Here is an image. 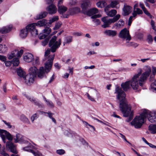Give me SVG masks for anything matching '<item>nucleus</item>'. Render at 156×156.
<instances>
[{"label": "nucleus", "mask_w": 156, "mask_h": 156, "mask_svg": "<svg viewBox=\"0 0 156 156\" xmlns=\"http://www.w3.org/2000/svg\"><path fill=\"white\" fill-rule=\"evenodd\" d=\"M73 35L75 36H80L82 35V33L81 32H76L73 33Z\"/></svg>", "instance_id": "62"}, {"label": "nucleus", "mask_w": 156, "mask_h": 156, "mask_svg": "<svg viewBox=\"0 0 156 156\" xmlns=\"http://www.w3.org/2000/svg\"><path fill=\"white\" fill-rule=\"evenodd\" d=\"M151 90L153 92H156V81L151 83Z\"/></svg>", "instance_id": "36"}, {"label": "nucleus", "mask_w": 156, "mask_h": 156, "mask_svg": "<svg viewBox=\"0 0 156 156\" xmlns=\"http://www.w3.org/2000/svg\"><path fill=\"white\" fill-rule=\"evenodd\" d=\"M40 64L39 58L38 57H36L35 58V61L33 62V65L34 66L33 67L34 68H37L38 66Z\"/></svg>", "instance_id": "33"}, {"label": "nucleus", "mask_w": 156, "mask_h": 156, "mask_svg": "<svg viewBox=\"0 0 156 156\" xmlns=\"http://www.w3.org/2000/svg\"><path fill=\"white\" fill-rule=\"evenodd\" d=\"M28 33L25 28H23L20 30V37L22 38H25L27 36Z\"/></svg>", "instance_id": "25"}, {"label": "nucleus", "mask_w": 156, "mask_h": 156, "mask_svg": "<svg viewBox=\"0 0 156 156\" xmlns=\"http://www.w3.org/2000/svg\"><path fill=\"white\" fill-rule=\"evenodd\" d=\"M33 103L38 106L39 108H43L44 107V105L40 101L36 99Z\"/></svg>", "instance_id": "35"}, {"label": "nucleus", "mask_w": 156, "mask_h": 156, "mask_svg": "<svg viewBox=\"0 0 156 156\" xmlns=\"http://www.w3.org/2000/svg\"><path fill=\"white\" fill-rule=\"evenodd\" d=\"M119 36L120 37L124 39L126 38V40L130 41L131 38L129 34V31L126 28L122 30L119 33Z\"/></svg>", "instance_id": "9"}, {"label": "nucleus", "mask_w": 156, "mask_h": 156, "mask_svg": "<svg viewBox=\"0 0 156 156\" xmlns=\"http://www.w3.org/2000/svg\"><path fill=\"white\" fill-rule=\"evenodd\" d=\"M27 98L29 100H30L32 103L34 102L35 100L36 99L35 98H33V97L31 96H26Z\"/></svg>", "instance_id": "54"}, {"label": "nucleus", "mask_w": 156, "mask_h": 156, "mask_svg": "<svg viewBox=\"0 0 156 156\" xmlns=\"http://www.w3.org/2000/svg\"><path fill=\"white\" fill-rule=\"evenodd\" d=\"M62 61L65 63L68 64L69 61H71V59H66L65 58H62Z\"/></svg>", "instance_id": "53"}, {"label": "nucleus", "mask_w": 156, "mask_h": 156, "mask_svg": "<svg viewBox=\"0 0 156 156\" xmlns=\"http://www.w3.org/2000/svg\"><path fill=\"white\" fill-rule=\"evenodd\" d=\"M12 64L13 65V66H18L20 63L19 59L16 58H14L12 61Z\"/></svg>", "instance_id": "34"}, {"label": "nucleus", "mask_w": 156, "mask_h": 156, "mask_svg": "<svg viewBox=\"0 0 156 156\" xmlns=\"http://www.w3.org/2000/svg\"><path fill=\"white\" fill-rule=\"evenodd\" d=\"M147 69L146 71L141 75L140 71L137 74L135 75L132 79L129 81L131 86L133 90H137L138 87V84L140 86H143L147 78L151 75V77L154 76L156 73V69Z\"/></svg>", "instance_id": "3"}, {"label": "nucleus", "mask_w": 156, "mask_h": 156, "mask_svg": "<svg viewBox=\"0 0 156 156\" xmlns=\"http://www.w3.org/2000/svg\"><path fill=\"white\" fill-rule=\"evenodd\" d=\"M90 6V2L88 0H85L83 1L81 5V7L82 9L81 13H83L86 11Z\"/></svg>", "instance_id": "11"}, {"label": "nucleus", "mask_w": 156, "mask_h": 156, "mask_svg": "<svg viewBox=\"0 0 156 156\" xmlns=\"http://www.w3.org/2000/svg\"><path fill=\"white\" fill-rule=\"evenodd\" d=\"M62 24L60 23H56L55 25V26L54 28V30H57L59 28L61 27Z\"/></svg>", "instance_id": "48"}, {"label": "nucleus", "mask_w": 156, "mask_h": 156, "mask_svg": "<svg viewBox=\"0 0 156 156\" xmlns=\"http://www.w3.org/2000/svg\"><path fill=\"white\" fill-rule=\"evenodd\" d=\"M0 136L1 137H6L9 141H12L13 139V137L12 135L6 130L0 129Z\"/></svg>", "instance_id": "13"}, {"label": "nucleus", "mask_w": 156, "mask_h": 156, "mask_svg": "<svg viewBox=\"0 0 156 156\" xmlns=\"http://www.w3.org/2000/svg\"><path fill=\"white\" fill-rule=\"evenodd\" d=\"M151 26L152 29L154 30L155 31V30L156 29L155 28L156 26L154 24V22L153 20H151Z\"/></svg>", "instance_id": "56"}, {"label": "nucleus", "mask_w": 156, "mask_h": 156, "mask_svg": "<svg viewBox=\"0 0 156 156\" xmlns=\"http://www.w3.org/2000/svg\"><path fill=\"white\" fill-rule=\"evenodd\" d=\"M50 50H47L45 52L44 56L45 57L48 56L49 54H50Z\"/></svg>", "instance_id": "64"}, {"label": "nucleus", "mask_w": 156, "mask_h": 156, "mask_svg": "<svg viewBox=\"0 0 156 156\" xmlns=\"http://www.w3.org/2000/svg\"><path fill=\"white\" fill-rule=\"evenodd\" d=\"M5 63L6 66L9 67L12 64V61H4Z\"/></svg>", "instance_id": "55"}, {"label": "nucleus", "mask_w": 156, "mask_h": 156, "mask_svg": "<svg viewBox=\"0 0 156 156\" xmlns=\"http://www.w3.org/2000/svg\"><path fill=\"white\" fill-rule=\"evenodd\" d=\"M11 141H8L6 143V147L10 149L12 152L16 154L17 152L15 149V146Z\"/></svg>", "instance_id": "17"}, {"label": "nucleus", "mask_w": 156, "mask_h": 156, "mask_svg": "<svg viewBox=\"0 0 156 156\" xmlns=\"http://www.w3.org/2000/svg\"><path fill=\"white\" fill-rule=\"evenodd\" d=\"M121 86L124 91H126L130 88V81H128L121 84Z\"/></svg>", "instance_id": "22"}, {"label": "nucleus", "mask_w": 156, "mask_h": 156, "mask_svg": "<svg viewBox=\"0 0 156 156\" xmlns=\"http://www.w3.org/2000/svg\"><path fill=\"white\" fill-rule=\"evenodd\" d=\"M12 69L16 72L18 76L24 79L27 84L29 85L34 82L37 75L38 78L41 79L43 77L46 69H29V73L27 75L25 72L22 69Z\"/></svg>", "instance_id": "1"}, {"label": "nucleus", "mask_w": 156, "mask_h": 156, "mask_svg": "<svg viewBox=\"0 0 156 156\" xmlns=\"http://www.w3.org/2000/svg\"><path fill=\"white\" fill-rule=\"evenodd\" d=\"M57 37L54 36L49 41V46L51 48L50 50L53 53L56 51V50L60 47L58 45V41H56Z\"/></svg>", "instance_id": "5"}, {"label": "nucleus", "mask_w": 156, "mask_h": 156, "mask_svg": "<svg viewBox=\"0 0 156 156\" xmlns=\"http://www.w3.org/2000/svg\"><path fill=\"white\" fill-rule=\"evenodd\" d=\"M119 136L120 137H121L125 141H126L127 143H128L129 144H130L131 145V144L129 142L126 140V138L124 135H123L121 133H119Z\"/></svg>", "instance_id": "52"}, {"label": "nucleus", "mask_w": 156, "mask_h": 156, "mask_svg": "<svg viewBox=\"0 0 156 156\" xmlns=\"http://www.w3.org/2000/svg\"><path fill=\"white\" fill-rule=\"evenodd\" d=\"M73 37L71 36H68L66 37L65 41L66 43H69L72 41Z\"/></svg>", "instance_id": "44"}, {"label": "nucleus", "mask_w": 156, "mask_h": 156, "mask_svg": "<svg viewBox=\"0 0 156 156\" xmlns=\"http://www.w3.org/2000/svg\"><path fill=\"white\" fill-rule=\"evenodd\" d=\"M83 123L85 125L86 127L87 128H89V127H88V126H89L92 128L94 130H95V129L94 128V127L92 126L89 124L87 122L85 121H83Z\"/></svg>", "instance_id": "50"}, {"label": "nucleus", "mask_w": 156, "mask_h": 156, "mask_svg": "<svg viewBox=\"0 0 156 156\" xmlns=\"http://www.w3.org/2000/svg\"><path fill=\"white\" fill-rule=\"evenodd\" d=\"M132 9V7L130 5H124L122 9V15L124 16L129 15L131 12Z\"/></svg>", "instance_id": "12"}, {"label": "nucleus", "mask_w": 156, "mask_h": 156, "mask_svg": "<svg viewBox=\"0 0 156 156\" xmlns=\"http://www.w3.org/2000/svg\"><path fill=\"white\" fill-rule=\"evenodd\" d=\"M0 60L4 62L6 60V58L5 56L1 55L0 57Z\"/></svg>", "instance_id": "60"}, {"label": "nucleus", "mask_w": 156, "mask_h": 156, "mask_svg": "<svg viewBox=\"0 0 156 156\" xmlns=\"http://www.w3.org/2000/svg\"><path fill=\"white\" fill-rule=\"evenodd\" d=\"M57 37L54 36L49 41V46L51 48L50 50L53 53L56 51V50L60 47L58 45V41H56Z\"/></svg>", "instance_id": "6"}, {"label": "nucleus", "mask_w": 156, "mask_h": 156, "mask_svg": "<svg viewBox=\"0 0 156 156\" xmlns=\"http://www.w3.org/2000/svg\"><path fill=\"white\" fill-rule=\"evenodd\" d=\"M111 2L109 5L111 8H115L116 6L119 4L118 1L117 0H111Z\"/></svg>", "instance_id": "32"}, {"label": "nucleus", "mask_w": 156, "mask_h": 156, "mask_svg": "<svg viewBox=\"0 0 156 156\" xmlns=\"http://www.w3.org/2000/svg\"><path fill=\"white\" fill-rule=\"evenodd\" d=\"M96 5L98 8H103L107 5V3L105 0H102L97 2Z\"/></svg>", "instance_id": "26"}, {"label": "nucleus", "mask_w": 156, "mask_h": 156, "mask_svg": "<svg viewBox=\"0 0 156 156\" xmlns=\"http://www.w3.org/2000/svg\"><path fill=\"white\" fill-rule=\"evenodd\" d=\"M24 60L28 62H32L34 59V57L33 55L30 53H26L23 55Z\"/></svg>", "instance_id": "16"}, {"label": "nucleus", "mask_w": 156, "mask_h": 156, "mask_svg": "<svg viewBox=\"0 0 156 156\" xmlns=\"http://www.w3.org/2000/svg\"><path fill=\"white\" fill-rule=\"evenodd\" d=\"M56 153L59 155H62L64 154L65 153V151L63 149H59L56 151Z\"/></svg>", "instance_id": "47"}, {"label": "nucleus", "mask_w": 156, "mask_h": 156, "mask_svg": "<svg viewBox=\"0 0 156 156\" xmlns=\"http://www.w3.org/2000/svg\"><path fill=\"white\" fill-rule=\"evenodd\" d=\"M115 93L117 94V97L120 101V108L124 116H129L127 122L130 121L133 118V113L131 112V107L129 105L126 99V94L119 86L117 85L115 88Z\"/></svg>", "instance_id": "2"}, {"label": "nucleus", "mask_w": 156, "mask_h": 156, "mask_svg": "<svg viewBox=\"0 0 156 156\" xmlns=\"http://www.w3.org/2000/svg\"><path fill=\"white\" fill-rule=\"evenodd\" d=\"M81 10L80 8L75 7L69 9L67 13L63 17L68 18L70 16L73 15L79 12L81 13Z\"/></svg>", "instance_id": "8"}, {"label": "nucleus", "mask_w": 156, "mask_h": 156, "mask_svg": "<svg viewBox=\"0 0 156 156\" xmlns=\"http://www.w3.org/2000/svg\"><path fill=\"white\" fill-rule=\"evenodd\" d=\"M12 28V27L10 26L3 27L0 28V32L3 34L8 33L11 31Z\"/></svg>", "instance_id": "23"}, {"label": "nucleus", "mask_w": 156, "mask_h": 156, "mask_svg": "<svg viewBox=\"0 0 156 156\" xmlns=\"http://www.w3.org/2000/svg\"><path fill=\"white\" fill-rule=\"evenodd\" d=\"M147 41L148 43L152 44L153 41L152 36L151 34H149L147 36Z\"/></svg>", "instance_id": "41"}, {"label": "nucleus", "mask_w": 156, "mask_h": 156, "mask_svg": "<svg viewBox=\"0 0 156 156\" xmlns=\"http://www.w3.org/2000/svg\"><path fill=\"white\" fill-rule=\"evenodd\" d=\"M133 17L132 16H131L129 17V19L128 25L129 26H130L131 24L133 21L132 19Z\"/></svg>", "instance_id": "57"}, {"label": "nucleus", "mask_w": 156, "mask_h": 156, "mask_svg": "<svg viewBox=\"0 0 156 156\" xmlns=\"http://www.w3.org/2000/svg\"><path fill=\"white\" fill-rule=\"evenodd\" d=\"M54 56L55 55H54L51 58L49 59L44 64V68H51L52 66ZM39 68H44L43 66H41Z\"/></svg>", "instance_id": "15"}, {"label": "nucleus", "mask_w": 156, "mask_h": 156, "mask_svg": "<svg viewBox=\"0 0 156 156\" xmlns=\"http://www.w3.org/2000/svg\"><path fill=\"white\" fill-rule=\"evenodd\" d=\"M48 13L50 14H54L57 12V8L55 5L53 4L50 5L47 10Z\"/></svg>", "instance_id": "20"}, {"label": "nucleus", "mask_w": 156, "mask_h": 156, "mask_svg": "<svg viewBox=\"0 0 156 156\" xmlns=\"http://www.w3.org/2000/svg\"><path fill=\"white\" fill-rule=\"evenodd\" d=\"M111 8L110 5H107L106 7H105L104 8V10L106 12H107L109 10V8Z\"/></svg>", "instance_id": "61"}, {"label": "nucleus", "mask_w": 156, "mask_h": 156, "mask_svg": "<svg viewBox=\"0 0 156 156\" xmlns=\"http://www.w3.org/2000/svg\"><path fill=\"white\" fill-rule=\"evenodd\" d=\"M104 34L109 36L114 37L117 34V31L114 30H107L104 31Z\"/></svg>", "instance_id": "21"}, {"label": "nucleus", "mask_w": 156, "mask_h": 156, "mask_svg": "<svg viewBox=\"0 0 156 156\" xmlns=\"http://www.w3.org/2000/svg\"><path fill=\"white\" fill-rule=\"evenodd\" d=\"M143 13V11L139 8H137L136 9H133L132 12V16L134 18L136 17L137 15H141Z\"/></svg>", "instance_id": "24"}, {"label": "nucleus", "mask_w": 156, "mask_h": 156, "mask_svg": "<svg viewBox=\"0 0 156 156\" xmlns=\"http://www.w3.org/2000/svg\"><path fill=\"white\" fill-rule=\"evenodd\" d=\"M37 114L35 113L33 115L31 118V119L32 122H33L34 120L37 119Z\"/></svg>", "instance_id": "59"}, {"label": "nucleus", "mask_w": 156, "mask_h": 156, "mask_svg": "<svg viewBox=\"0 0 156 156\" xmlns=\"http://www.w3.org/2000/svg\"><path fill=\"white\" fill-rule=\"evenodd\" d=\"M48 35L45 34H40L39 35V38L40 39H42L44 38H45L47 37Z\"/></svg>", "instance_id": "51"}, {"label": "nucleus", "mask_w": 156, "mask_h": 156, "mask_svg": "<svg viewBox=\"0 0 156 156\" xmlns=\"http://www.w3.org/2000/svg\"><path fill=\"white\" fill-rule=\"evenodd\" d=\"M87 94V97H88V98L90 100H91L92 101H94V99L93 97H92L90 96L88 94Z\"/></svg>", "instance_id": "63"}, {"label": "nucleus", "mask_w": 156, "mask_h": 156, "mask_svg": "<svg viewBox=\"0 0 156 156\" xmlns=\"http://www.w3.org/2000/svg\"><path fill=\"white\" fill-rule=\"evenodd\" d=\"M58 19L59 18L58 16H55L52 18L50 20L49 22V23L51 24L52 23L55 21L58 20Z\"/></svg>", "instance_id": "43"}, {"label": "nucleus", "mask_w": 156, "mask_h": 156, "mask_svg": "<svg viewBox=\"0 0 156 156\" xmlns=\"http://www.w3.org/2000/svg\"><path fill=\"white\" fill-rule=\"evenodd\" d=\"M120 17V15L118 14L116 15L115 16H114L112 19H111L110 20L111 22H112V23H114L116 21L118 20Z\"/></svg>", "instance_id": "39"}, {"label": "nucleus", "mask_w": 156, "mask_h": 156, "mask_svg": "<svg viewBox=\"0 0 156 156\" xmlns=\"http://www.w3.org/2000/svg\"><path fill=\"white\" fill-rule=\"evenodd\" d=\"M43 97L44 100L46 102V104L48 106L51 108L54 107V105L51 101L47 99L44 97Z\"/></svg>", "instance_id": "28"}, {"label": "nucleus", "mask_w": 156, "mask_h": 156, "mask_svg": "<svg viewBox=\"0 0 156 156\" xmlns=\"http://www.w3.org/2000/svg\"><path fill=\"white\" fill-rule=\"evenodd\" d=\"M8 50V48L5 44L2 45L0 44V53H4Z\"/></svg>", "instance_id": "31"}, {"label": "nucleus", "mask_w": 156, "mask_h": 156, "mask_svg": "<svg viewBox=\"0 0 156 156\" xmlns=\"http://www.w3.org/2000/svg\"><path fill=\"white\" fill-rule=\"evenodd\" d=\"M15 53H17V56L18 57H20L23 53V51L22 49H21L19 51L15 50Z\"/></svg>", "instance_id": "45"}, {"label": "nucleus", "mask_w": 156, "mask_h": 156, "mask_svg": "<svg viewBox=\"0 0 156 156\" xmlns=\"http://www.w3.org/2000/svg\"><path fill=\"white\" fill-rule=\"evenodd\" d=\"M32 147V146L30 145L27 147H23V150L25 151H27L32 153L35 156H41V154L39 152H35L33 150L30 149Z\"/></svg>", "instance_id": "19"}, {"label": "nucleus", "mask_w": 156, "mask_h": 156, "mask_svg": "<svg viewBox=\"0 0 156 156\" xmlns=\"http://www.w3.org/2000/svg\"><path fill=\"white\" fill-rule=\"evenodd\" d=\"M43 33L48 35L51 32V29L49 27H47L45 28L43 30Z\"/></svg>", "instance_id": "42"}, {"label": "nucleus", "mask_w": 156, "mask_h": 156, "mask_svg": "<svg viewBox=\"0 0 156 156\" xmlns=\"http://www.w3.org/2000/svg\"><path fill=\"white\" fill-rule=\"evenodd\" d=\"M93 21L96 23V25H100L101 23L100 20L98 19L93 20Z\"/></svg>", "instance_id": "58"}, {"label": "nucleus", "mask_w": 156, "mask_h": 156, "mask_svg": "<svg viewBox=\"0 0 156 156\" xmlns=\"http://www.w3.org/2000/svg\"><path fill=\"white\" fill-rule=\"evenodd\" d=\"M36 23H31L28 24L25 27L28 33L30 32L33 36L37 35L38 33L37 30L36 29Z\"/></svg>", "instance_id": "7"}, {"label": "nucleus", "mask_w": 156, "mask_h": 156, "mask_svg": "<svg viewBox=\"0 0 156 156\" xmlns=\"http://www.w3.org/2000/svg\"><path fill=\"white\" fill-rule=\"evenodd\" d=\"M149 130L152 134L156 133V125H150L148 127Z\"/></svg>", "instance_id": "30"}, {"label": "nucleus", "mask_w": 156, "mask_h": 156, "mask_svg": "<svg viewBox=\"0 0 156 156\" xmlns=\"http://www.w3.org/2000/svg\"><path fill=\"white\" fill-rule=\"evenodd\" d=\"M117 13V11L116 10L112 9L109 11L107 15L110 17H112L115 16Z\"/></svg>", "instance_id": "37"}, {"label": "nucleus", "mask_w": 156, "mask_h": 156, "mask_svg": "<svg viewBox=\"0 0 156 156\" xmlns=\"http://www.w3.org/2000/svg\"><path fill=\"white\" fill-rule=\"evenodd\" d=\"M49 38H45L44 40L42 42V44L43 46H45L47 44L49 41Z\"/></svg>", "instance_id": "46"}, {"label": "nucleus", "mask_w": 156, "mask_h": 156, "mask_svg": "<svg viewBox=\"0 0 156 156\" xmlns=\"http://www.w3.org/2000/svg\"><path fill=\"white\" fill-rule=\"evenodd\" d=\"M13 140L15 143L18 142L25 143L26 142V141L24 140L23 136L19 133L16 134V138H14Z\"/></svg>", "instance_id": "18"}, {"label": "nucleus", "mask_w": 156, "mask_h": 156, "mask_svg": "<svg viewBox=\"0 0 156 156\" xmlns=\"http://www.w3.org/2000/svg\"><path fill=\"white\" fill-rule=\"evenodd\" d=\"M147 111L144 109L139 116H136L131 122V124L136 128H140L147 117L148 120L151 123L156 122V113L150 114L148 116Z\"/></svg>", "instance_id": "4"}, {"label": "nucleus", "mask_w": 156, "mask_h": 156, "mask_svg": "<svg viewBox=\"0 0 156 156\" xmlns=\"http://www.w3.org/2000/svg\"><path fill=\"white\" fill-rule=\"evenodd\" d=\"M98 9L96 8H94L87 10L86 11L83 12V14L89 16H90L94 14L98 13Z\"/></svg>", "instance_id": "14"}, {"label": "nucleus", "mask_w": 156, "mask_h": 156, "mask_svg": "<svg viewBox=\"0 0 156 156\" xmlns=\"http://www.w3.org/2000/svg\"><path fill=\"white\" fill-rule=\"evenodd\" d=\"M143 12H144V13L147 16H148L150 17H151V14L148 12V11L147 10V9L145 8L143 10Z\"/></svg>", "instance_id": "49"}, {"label": "nucleus", "mask_w": 156, "mask_h": 156, "mask_svg": "<svg viewBox=\"0 0 156 156\" xmlns=\"http://www.w3.org/2000/svg\"><path fill=\"white\" fill-rule=\"evenodd\" d=\"M48 14V12H44L36 16V19L37 20H39L42 19L46 17Z\"/></svg>", "instance_id": "29"}, {"label": "nucleus", "mask_w": 156, "mask_h": 156, "mask_svg": "<svg viewBox=\"0 0 156 156\" xmlns=\"http://www.w3.org/2000/svg\"><path fill=\"white\" fill-rule=\"evenodd\" d=\"M47 20L45 19H42L41 20L38 21L36 24V26L42 27L45 26L47 24Z\"/></svg>", "instance_id": "27"}, {"label": "nucleus", "mask_w": 156, "mask_h": 156, "mask_svg": "<svg viewBox=\"0 0 156 156\" xmlns=\"http://www.w3.org/2000/svg\"><path fill=\"white\" fill-rule=\"evenodd\" d=\"M112 23V22H111L110 19H109L108 20V21L104 23V24L102 25L101 26L102 27L104 28L108 27H109V25Z\"/></svg>", "instance_id": "40"}, {"label": "nucleus", "mask_w": 156, "mask_h": 156, "mask_svg": "<svg viewBox=\"0 0 156 156\" xmlns=\"http://www.w3.org/2000/svg\"><path fill=\"white\" fill-rule=\"evenodd\" d=\"M58 11L59 14L62 15L60 17L62 18H66L63 17L65 16L66 13L65 12L67 11V8L63 5H58Z\"/></svg>", "instance_id": "10"}, {"label": "nucleus", "mask_w": 156, "mask_h": 156, "mask_svg": "<svg viewBox=\"0 0 156 156\" xmlns=\"http://www.w3.org/2000/svg\"><path fill=\"white\" fill-rule=\"evenodd\" d=\"M20 119L23 122L28 123H30V122L27 118L24 115H22L20 116Z\"/></svg>", "instance_id": "38"}]
</instances>
